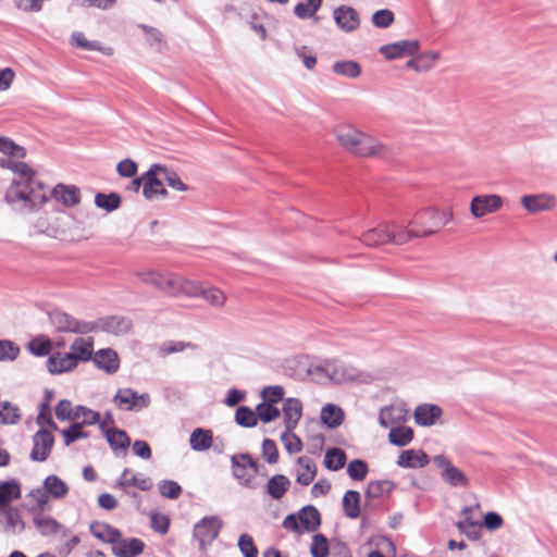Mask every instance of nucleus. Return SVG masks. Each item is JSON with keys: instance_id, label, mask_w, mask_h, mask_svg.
<instances>
[{"instance_id": "nucleus-11", "label": "nucleus", "mask_w": 557, "mask_h": 557, "mask_svg": "<svg viewBox=\"0 0 557 557\" xmlns=\"http://www.w3.org/2000/svg\"><path fill=\"white\" fill-rule=\"evenodd\" d=\"M503 198L496 194L474 196L470 202V212L475 219L497 212L503 207Z\"/></svg>"}, {"instance_id": "nucleus-40", "label": "nucleus", "mask_w": 557, "mask_h": 557, "mask_svg": "<svg viewBox=\"0 0 557 557\" xmlns=\"http://www.w3.org/2000/svg\"><path fill=\"white\" fill-rule=\"evenodd\" d=\"M28 498L30 499L28 511L32 516L37 512H46L49 509V496L44 487L32 490Z\"/></svg>"}, {"instance_id": "nucleus-56", "label": "nucleus", "mask_w": 557, "mask_h": 557, "mask_svg": "<svg viewBox=\"0 0 557 557\" xmlns=\"http://www.w3.org/2000/svg\"><path fill=\"white\" fill-rule=\"evenodd\" d=\"M257 418L263 423H269L280 417L281 411L274 404L263 401L256 407Z\"/></svg>"}, {"instance_id": "nucleus-47", "label": "nucleus", "mask_w": 557, "mask_h": 557, "mask_svg": "<svg viewBox=\"0 0 557 557\" xmlns=\"http://www.w3.org/2000/svg\"><path fill=\"white\" fill-rule=\"evenodd\" d=\"M346 454L341 448H330L324 456V466L326 469L337 471L345 466Z\"/></svg>"}, {"instance_id": "nucleus-42", "label": "nucleus", "mask_w": 557, "mask_h": 557, "mask_svg": "<svg viewBox=\"0 0 557 557\" xmlns=\"http://www.w3.org/2000/svg\"><path fill=\"white\" fill-rule=\"evenodd\" d=\"M140 281L145 284L152 285L160 292H164V283L168 278L169 272H162L159 270H146L139 271L136 274Z\"/></svg>"}, {"instance_id": "nucleus-46", "label": "nucleus", "mask_w": 557, "mask_h": 557, "mask_svg": "<svg viewBox=\"0 0 557 557\" xmlns=\"http://www.w3.org/2000/svg\"><path fill=\"white\" fill-rule=\"evenodd\" d=\"M332 71L344 77L356 78L361 74V67L356 61H337L333 63Z\"/></svg>"}, {"instance_id": "nucleus-60", "label": "nucleus", "mask_w": 557, "mask_h": 557, "mask_svg": "<svg viewBox=\"0 0 557 557\" xmlns=\"http://www.w3.org/2000/svg\"><path fill=\"white\" fill-rule=\"evenodd\" d=\"M281 441L289 454L299 453L302 448L300 438L293 433V430H285L281 435Z\"/></svg>"}, {"instance_id": "nucleus-39", "label": "nucleus", "mask_w": 557, "mask_h": 557, "mask_svg": "<svg viewBox=\"0 0 557 557\" xmlns=\"http://www.w3.org/2000/svg\"><path fill=\"white\" fill-rule=\"evenodd\" d=\"M90 532L102 542L110 543L112 546L122 536V533L116 528L106 523H91Z\"/></svg>"}, {"instance_id": "nucleus-34", "label": "nucleus", "mask_w": 557, "mask_h": 557, "mask_svg": "<svg viewBox=\"0 0 557 557\" xmlns=\"http://www.w3.org/2000/svg\"><path fill=\"white\" fill-rule=\"evenodd\" d=\"M42 487L49 498L63 499L69 494V485L58 475H48L42 483Z\"/></svg>"}, {"instance_id": "nucleus-41", "label": "nucleus", "mask_w": 557, "mask_h": 557, "mask_svg": "<svg viewBox=\"0 0 557 557\" xmlns=\"http://www.w3.org/2000/svg\"><path fill=\"white\" fill-rule=\"evenodd\" d=\"M321 420L331 429L339 426L344 421V411L336 405L327 404L321 409Z\"/></svg>"}, {"instance_id": "nucleus-27", "label": "nucleus", "mask_w": 557, "mask_h": 557, "mask_svg": "<svg viewBox=\"0 0 557 557\" xmlns=\"http://www.w3.org/2000/svg\"><path fill=\"white\" fill-rule=\"evenodd\" d=\"M408 410L403 405L385 406L380 410L379 423L383 428L400 424L406 420Z\"/></svg>"}, {"instance_id": "nucleus-5", "label": "nucleus", "mask_w": 557, "mask_h": 557, "mask_svg": "<svg viewBox=\"0 0 557 557\" xmlns=\"http://www.w3.org/2000/svg\"><path fill=\"white\" fill-rule=\"evenodd\" d=\"M413 220L414 222H410V224H416L420 228L421 237H424L449 223L453 220V211L425 208L418 211Z\"/></svg>"}, {"instance_id": "nucleus-13", "label": "nucleus", "mask_w": 557, "mask_h": 557, "mask_svg": "<svg viewBox=\"0 0 557 557\" xmlns=\"http://www.w3.org/2000/svg\"><path fill=\"white\" fill-rule=\"evenodd\" d=\"M520 203L525 211L536 214L553 210L557 205V198L548 193L531 194L522 196Z\"/></svg>"}, {"instance_id": "nucleus-6", "label": "nucleus", "mask_w": 557, "mask_h": 557, "mask_svg": "<svg viewBox=\"0 0 557 557\" xmlns=\"http://www.w3.org/2000/svg\"><path fill=\"white\" fill-rule=\"evenodd\" d=\"M223 527V521L218 516H207L194 527V536L198 541L199 548L205 550L218 537Z\"/></svg>"}, {"instance_id": "nucleus-25", "label": "nucleus", "mask_w": 557, "mask_h": 557, "mask_svg": "<svg viewBox=\"0 0 557 557\" xmlns=\"http://www.w3.org/2000/svg\"><path fill=\"white\" fill-rule=\"evenodd\" d=\"M296 482L302 486L311 484L317 475V466L308 456H300L295 467Z\"/></svg>"}, {"instance_id": "nucleus-44", "label": "nucleus", "mask_w": 557, "mask_h": 557, "mask_svg": "<svg viewBox=\"0 0 557 557\" xmlns=\"http://www.w3.org/2000/svg\"><path fill=\"white\" fill-rule=\"evenodd\" d=\"M413 438V431L409 426H392L388 433V441L391 444L404 447L407 446Z\"/></svg>"}, {"instance_id": "nucleus-15", "label": "nucleus", "mask_w": 557, "mask_h": 557, "mask_svg": "<svg viewBox=\"0 0 557 557\" xmlns=\"http://www.w3.org/2000/svg\"><path fill=\"white\" fill-rule=\"evenodd\" d=\"M414 220L404 222H387L389 225V243L394 245H404L410 239L421 237L420 228L416 224H410Z\"/></svg>"}, {"instance_id": "nucleus-24", "label": "nucleus", "mask_w": 557, "mask_h": 557, "mask_svg": "<svg viewBox=\"0 0 557 557\" xmlns=\"http://www.w3.org/2000/svg\"><path fill=\"white\" fill-rule=\"evenodd\" d=\"M92 362L107 374H114L120 368V358L112 348H102L95 351Z\"/></svg>"}, {"instance_id": "nucleus-23", "label": "nucleus", "mask_w": 557, "mask_h": 557, "mask_svg": "<svg viewBox=\"0 0 557 557\" xmlns=\"http://www.w3.org/2000/svg\"><path fill=\"white\" fill-rule=\"evenodd\" d=\"M95 341L92 337H76L70 346L69 354L74 358L76 367L79 362H87L92 359Z\"/></svg>"}, {"instance_id": "nucleus-32", "label": "nucleus", "mask_w": 557, "mask_h": 557, "mask_svg": "<svg viewBox=\"0 0 557 557\" xmlns=\"http://www.w3.org/2000/svg\"><path fill=\"white\" fill-rule=\"evenodd\" d=\"M389 225L387 222L376 227L370 228L361 235V242L367 246L374 247L385 243H389Z\"/></svg>"}, {"instance_id": "nucleus-37", "label": "nucleus", "mask_w": 557, "mask_h": 557, "mask_svg": "<svg viewBox=\"0 0 557 557\" xmlns=\"http://www.w3.org/2000/svg\"><path fill=\"white\" fill-rule=\"evenodd\" d=\"M213 443V434L211 430L197 428L189 436V445L195 451L208 450Z\"/></svg>"}, {"instance_id": "nucleus-8", "label": "nucleus", "mask_w": 557, "mask_h": 557, "mask_svg": "<svg viewBox=\"0 0 557 557\" xmlns=\"http://www.w3.org/2000/svg\"><path fill=\"white\" fill-rule=\"evenodd\" d=\"M113 403L121 410L140 411L149 407L150 396L147 393L138 394L129 387H124L117 389Z\"/></svg>"}, {"instance_id": "nucleus-21", "label": "nucleus", "mask_w": 557, "mask_h": 557, "mask_svg": "<svg viewBox=\"0 0 557 557\" xmlns=\"http://www.w3.org/2000/svg\"><path fill=\"white\" fill-rule=\"evenodd\" d=\"M333 18L339 29L345 33L356 30L360 25L358 12L349 5H339L333 11Z\"/></svg>"}, {"instance_id": "nucleus-14", "label": "nucleus", "mask_w": 557, "mask_h": 557, "mask_svg": "<svg viewBox=\"0 0 557 557\" xmlns=\"http://www.w3.org/2000/svg\"><path fill=\"white\" fill-rule=\"evenodd\" d=\"M48 199L51 198L65 208H74L79 205L82 199L81 189L75 185L57 184L49 193L46 190Z\"/></svg>"}, {"instance_id": "nucleus-55", "label": "nucleus", "mask_w": 557, "mask_h": 557, "mask_svg": "<svg viewBox=\"0 0 557 557\" xmlns=\"http://www.w3.org/2000/svg\"><path fill=\"white\" fill-rule=\"evenodd\" d=\"M100 414L97 411H94L84 406H76L74 408L73 420H81L79 423L86 425H92L99 422Z\"/></svg>"}, {"instance_id": "nucleus-3", "label": "nucleus", "mask_w": 557, "mask_h": 557, "mask_svg": "<svg viewBox=\"0 0 557 557\" xmlns=\"http://www.w3.org/2000/svg\"><path fill=\"white\" fill-rule=\"evenodd\" d=\"M308 375L319 384H342L359 379V371L339 359H319L308 367Z\"/></svg>"}, {"instance_id": "nucleus-53", "label": "nucleus", "mask_w": 557, "mask_h": 557, "mask_svg": "<svg viewBox=\"0 0 557 557\" xmlns=\"http://www.w3.org/2000/svg\"><path fill=\"white\" fill-rule=\"evenodd\" d=\"M394 488L393 482L388 480L372 481L368 484L366 496L368 498H379L384 494H388Z\"/></svg>"}, {"instance_id": "nucleus-64", "label": "nucleus", "mask_w": 557, "mask_h": 557, "mask_svg": "<svg viewBox=\"0 0 557 557\" xmlns=\"http://www.w3.org/2000/svg\"><path fill=\"white\" fill-rule=\"evenodd\" d=\"M394 13L388 9H381L373 13L372 23L379 28H386L393 24Z\"/></svg>"}, {"instance_id": "nucleus-57", "label": "nucleus", "mask_w": 557, "mask_h": 557, "mask_svg": "<svg viewBox=\"0 0 557 557\" xmlns=\"http://www.w3.org/2000/svg\"><path fill=\"white\" fill-rule=\"evenodd\" d=\"M369 472V467L361 459H354L347 466V474L354 481H362Z\"/></svg>"}, {"instance_id": "nucleus-31", "label": "nucleus", "mask_w": 557, "mask_h": 557, "mask_svg": "<svg viewBox=\"0 0 557 557\" xmlns=\"http://www.w3.org/2000/svg\"><path fill=\"white\" fill-rule=\"evenodd\" d=\"M442 416V409L432 404H423L416 408L414 420L416 423L422 426H431L435 424L436 420Z\"/></svg>"}, {"instance_id": "nucleus-28", "label": "nucleus", "mask_w": 557, "mask_h": 557, "mask_svg": "<svg viewBox=\"0 0 557 557\" xmlns=\"http://www.w3.org/2000/svg\"><path fill=\"white\" fill-rule=\"evenodd\" d=\"M429 456L420 449H407L400 453L397 466L406 469L423 468L429 463Z\"/></svg>"}, {"instance_id": "nucleus-50", "label": "nucleus", "mask_w": 557, "mask_h": 557, "mask_svg": "<svg viewBox=\"0 0 557 557\" xmlns=\"http://www.w3.org/2000/svg\"><path fill=\"white\" fill-rule=\"evenodd\" d=\"M322 4V0H306L295 5L294 13L298 18L314 17Z\"/></svg>"}, {"instance_id": "nucleus-52", "label": "nucleus", "mask_w": 557, "mask_h": 557, "mask_svg": "<svg viewBox=\"0 0 557 557\" xmlns=\"http://www.w3.org/2000/svg\"><path fill=\"white\" fill-rule=\"evenodd\" d=\"M21 419L20 409L10 401H3L0 405V423L15 424Z\"/></svg>"}, {"instance_id": "nucleus-22", "label": "nucleus", "mask_w": 557, "mask_h": 557, "mask_svg": "<svg viewBox=\"0 0 557 557\" xmlns=\"http://www.w3.org/2000/svg\"><path fill=\"white\" fill-rule=\"evenodd\" d=\"M152 481L149 476L141 473H133L128 468H125L115 482V487L126 490L131 486L137 487L140 491H149L152 487Z\"/></svg>"}, {"instance_id": "nucleus-4", "label": "nucleus", "mask_w": 557, "mask_h": 557, "mask_svg": "<svg viewBox=\"0 0 557 557\" xmlns=\"http://www.w3.org/2000/svg\"><path fill=\"white\" fill-rule=\"evenodd\" d=\"M232 472L237 482L250 490L259 487L256 475L260 471V465L249 454H237L231 457Z\"/></svg>"}, {"instance_id": "nucleus-45", "label": "nucleus", "mask_w": 557, "mask_h": 557, "mask_svg": "<svg viewBox=\"0 0 557 557\" xmlns=\"http://www.w3.org/2000/svg\"><path fill=\"white\" fill-rule=\"evenodd\" d=\"M95 205L97 208L104 210L106 212H113L121 206V197L116 193H98L95 196Z\"/></svg>"}, {"instance_id": "nucleus-51", "label": "nucleus", "mask_w": 557, "mask_h": 557, "mask_svg": "<svg viewBox=\"0 0 557 557\" xmlns=\"http://www.w3.org/2000/svg\"><path fill=\"white\" fill-rule=\"evenodd\" d=\"M200 293L197 297H202L207 302L214 307H222L226 297L222 290L215 287L203 288L199 283Z\"/></svg>"}, {"instance_id": "nucleus-48", "label": "nucleus", "mask_w": 557, "mask_h": 557, "mask_svg": "<svg viewBox=\"0 0 557 557\" xmlns=\"http://www.w3.org/2000/svg\"><path fill=\"white\" fill-rule=\"evenodd\" d=\"M28 350L38 357L48 356L52 350V342L45 335L36 336L29 341Z\"/></svg>"}, {"instance_id": "nucleus-29", "label": "nucleus", "mask_w": 557, "mask_h": 557, "mask_svg": "<svg viewBox=\"0 0 557 557\" xmlns=\"http://www.w3.org/2000/svg\"><path fill=\"white\" fill-rule=\"evenodd\" d=\"M283 413L285 429L294 430L302 416L301 401L294 397L286 398L283 404Z\"/></svg>"}, {"instance_id": "nucleus-17", "label": "nucleus", "mask_w": 557, "mask_h": 557, "mask_svg": "<svg viewBox=\"0 0 557 557\" xmlns=\"http://www.w3.org/2000/svg\"><path fill=\"white\" fill-rule=\"evenodd\" d=\"M33 449L30 451V459L34 461H45L54 444L53 435L50 431L40 429L33 436Z\"/></svg>"}, {"instance_id": "nucleus-35", "label": "nucleus", "mask_w": 557, "mask_h": 557, "mask_svg": "<svg viewBox=\"0 0 557 557\" xmlns=\"http://www.w3.org/2000/svg\"><path fill=\"white\" fill-rule=\"evenodd\" d=\"M290 487L289 479L284 474L271 476L265 485V493L275 500L281 499Z\"/></svg>"}, {"instance_id": "nucleus-43", "label": "nucleus", "mask_w": 557, "mask_h": 557, "mask_svg": "<svg viewBox=\"0 0 557 557\" xmlns=\"http://www.w3.org/2000/svg\"><path fill=\"white\" fill-rule=\"evenodd\" d=\"M343 509L346 517L357 519L360 515V494L357 491H347L343 496Z\"/></svg>"}, {"instance_id": "nucleus-38", "label": "nucleus", "mask_w": 557, "mask_h": 557, "mask_svg": "<svg viewBox=\"0 0 557 557\" xmlns=\"http://www.w3.org/2000/svg\"><path fill=\"white\" fill-rule=\"evenodd\" d=\"M21 498V485L16 480H10L0 483V510L9 507L8 505Z\"/></svg>"}, {"instance_id": "nucleus-36", "label": "nucleus", "mask_w": 557, "mask_h": 557, "mask_svg": "<svg viewBox=\"0 0 557 557\" xmlns=\"http://www.w3.org/2000/svg\"><path fill=\"white\" fill-rule=\"evenodd\" d=\"M104 435L115 455H119V451H122L123 454L126 453V449L131 444V440L125 431L116 428H109L106 430Z\"/></svg>"}, {"instance_id": "nucleus-1", "label": "nucleus", "mask_w": 557, "mask_h": 557, "mask_svg": "<svg viewBox=\"0 0 557 557\" xmlns=\"http://www.w3.org/2000/svg\"><path fill=\"white\" fill-rule=\"evenodd\" d=\"M0 166L13 173L4 199L13 210L23 214L39 211L48 201L46 185L36 172L25 162L0 159Z\"/></svg>"}, {"instance_id": "nucleus-63", "label": "nucleus", "mask_w": 557, "mask_h": 557, "mask_svg": "<svg viewBox=\"0 0 557 557\" xmlns=\"http://www.w3.org/2000/svg\"><path fill=\"white\" fill-rule=\"evenodd\" d=\"M238 548L245 557H257L258 548L251 535L245 533L238 539Z\"/></svg>"}, {"instance_id": "nucleus-2", "label": "nucleus", "mask_w": 557, "mask_h": 557, "mask_svg": "<svg viewBox=\"0 0 557 557\" xmlns=\"http://www.w3.org/2000/svg\"><path fill=\"white\" fill-rule=\"evenodd\" d=\"M335 135L342 147L358 157L384 158L389 154L387 145L351 125L339 126Z\"/></svg>"}, {"instance_id": "nucleus-10", "label": "nucleus", "mask_w": 557, "mask_h": 557, "mask_svg": "<svg viewBox=\"0 0 557 557\" xmlns=\"http://www.w3.org/2000/svg\"><path fill=\"white\" fill-rule=\"evenodd\" d=\"M434 466L441 470L442 480L451 487H467L469 485L468 476L457 467H455L445 455L433 457Z\"/></svg>"}, {"instance_id": "nucleus-16", "label": "nucleus", "mask_w": 557, "mask_h": 557, "mask_svg": "<svg viewBox=\"0 0 557 557\" xmlns=\"http://www.w3.org/2000/svg\"><path fill=\"white\" fill-rule=\"evenodd\" d=\"M25 529V522L21 512L14 507H5L0 510V532L8 535L21 534Z\"/></svg>"}, {"instance_id": "nucleus-30", "label": "nucleus", "mask_w": 557, "mask_h": 557, "mask_svg": "<svg viewBox=\"0 0 557 557\" xmlns=\"http://www.w3.org/2000/svg\"><path fill=\"white\" fill-rule=\"evenodd\" d=\"M47 368L52 374H61L75 369L76 364L69 352H53L47 360Z\"/></svg>"}, {"instance_id": "nucleus-12", "label": "nucleus", "mask_w": 557, "mask_h": 557, "mask_svg": "<svg viewBox=\"0 0 557 557\" xmlns=\"http://www.w3.org/2000/svg\"><path fill=\"white\" fill-rule=\"evenodd\" d=\"M88 326L90 327L89 333L106 332L114 335H122L128 332L131 329V322L123 317L112 315L95 321H88Z\"/></svg>"}, {"instance_id": "nucleus-33", "label": "nucleus", "mask_w": 557, "mask_h": 557, "mask_svg": "<svg viewBox=\"0 0 557 557\" xmlns=\"http://www.w3.org/2000/svg\"><path fill=\"white\" fill-rule=\"evenodd\" d=\"M298 518L304 532H314L321 524L320 512L311 505L302 507L298 511Z\"/></svg>"}, {"instance_id": "nucleus-7", "label": "nucleus", "mask_w": 557, "mask_h": 557, "mask_svg": "<svg viewBox=\"0 0 557 557\" xmlns=\"http://www.w3.org/2000/svg\"><path fill=\"white\" fill-rule=\"evenodd\" d=\"M49 322L57 332L89 334L88 321L77 320L61 310H52L48 313Z\"/></svg>"}, {"instance_id": "nucleus-19", "label": "nucleus", "mask_w": 557, "mask_h": 557, "mask_svg": "<svg viewBox=\"0 0 557 557\" xmlns=\"http://www.w3.org/2000/svg\"><path fill=\"white\" fill-rule=\"evenodd\" d=\"M32 517L36 530L42 536H51L59 533L63 536H67L70 532L67 528L45 512H37Z\"/></svg>"}, {"instance_id": "nucleus-26", "label": "nucleus", "mask_w": 557, "mask_h": 557, "mask_svg": "<svg viewBox=\"0 0 557 557\" xmlns=\"http://www.w3.org/2000/svg\"><path fill=\"white\" fill-rule=\"evenodd\" d=\"M144 547L145 543L139 539H122L121 536L112 546V553L116 557H136L143 553Z\"/></svg>"}, {"instance_id": "nucleus-49", "label": "nucleus", "mask_w": 557, "mask_h": 557, "mask_svg": "<svg viewBox=\"0 0 557 557\" xmlns=\"http://www.w3.org/2000/svg\"><path fill=\"white\" fill-rule=\"evenodd\" d=\"M235 422L244 428H253L258 423L257 411L250 407L240 406L236 409Z\"/></svg>"}, {"instance_id": "nucleus-18", "label": "nucleus", "mask_w": 557, "mask_h": 557, "mask_svg": "<svg viewBox=\"0 0 557 557\" xmlns=\"http://www.w3.org/2000/svg\"><path fill=\"white\" fill-rule=\"evenodd\" d=\"M160 164H152L150 169L144 173L143 194L145 198L152 199L158 195L166 196L168 191L163 187L162 177L159 174Z\"/></svg>"}, {"instance_id": "nucleus-9", "label": "nucleus", "mask_w": 557, "mask_h": 557, "mask_svg": "<svg viewBox=\"0 0 557 557\" xmlns=\"http://www.w3.org/2000/svg\"><path fill=\"white\" fill-rule=\"evenodd\" d=\"M164 286L163 293L171 297H197L200 293L199 282L185 278L173 272H169Z\"/></svg>"}, {"instance_id": "nucleus-62", "label": "nucleus", "mask_w": 557, "mask_h": 557, "mask_svg": "<svg viewBox=\"0 0 557 557\" xmlns=\"http://www.w3.org/2000/svg\"><path fill=\"white\" fill-rule=\"evenodd\" d=\"M0 151L7 156L24 158L26 151L23 147L17 146L12 139L0 137Z\"/></svg>"}, {"instance_id": "nucleus-20", "label": "nucleus", "mask_w": 557, "mask_h": 557, "mask_svg": "<svg viewBox=\"0 0 557 557\" xmlns=\"http://www.w3.org/2000/svg\"><path fill=\"white\" fill-rule=\"evenodd\" d=\"M418 40H400L393 44L384 45L380 48V53L387 60L399 59L404 55H414L419 51Z\"/></svg>"}, {"instance_id": "nucleus-59", "label": "nucleus", "mask_w": 557, "mask_h": 557, "mask_svg": "<svg viewBox=\"0 0 557 557\" xmlns=\"http://www.w3.org/2000/svg\"><path fill=\"white\" fill-rule=\"evenodd\" d=\"M20 355V347L9 339H0V361H14Z\"/></svg>"}, {"instance_id": "nucleus-58", "label": "nucleus", "mask_w": 557, "mask_h": 557, "mask_svg": "<svg viewBox=\"0 0 557 557\" xmlns=\"http://www.w3.org/2000/svg\"><path fill=\"white\" fill-rule=\"evenodd\" d=\"M159 493L168 499H176L182 494V486L173 480H162L158 483Z\"/></svg>"}, {"instance_id": "nucleus-61", "label": "nucleus", "mask_w": 557, "mask_h": 557, "mask_svg": "<svg viewBox=\"0 0 557 557\" xmlns=\"http://www.w3.org/2000/svg\"><path fill=\"white\" fill-rule=\"evenodd\" d=\"M310 552L312 557H327L329 556V542L323 534H315L312 537Z\"/></svg>"}, {"instance_id": "nucleus-54", "label": "nucleus", "mask_w": 557, "mask_h": 557, "mask_svg": "<svg viewBox=\"0 0 557 557\" xmlns=\"http://www.w3.org/2000/svg\"><path fill=\"white\" fill-rule=\"evenodd\" d=\"M159 174L171 188L180 191L187 189V185L183 183L176 172L166 168L165 165L160 164Z\"/></svg>"}]
</instances>
